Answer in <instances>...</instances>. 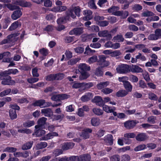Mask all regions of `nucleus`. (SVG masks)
<instances>
[{"mask_svg":"<svg viewBox=\"0 0 161 161\" xmlns=\"http://www.w3.org/2000/svg\"><path fill=\"white\" fill-rule=\"evenodd\" d=\"M116 70L119 74H127L130 72V66L127 64H121L118 66Z\"/></svg>","mask_w":161,"mask_h":161,"instance_id":"obj_1","label":"nucleus"},{"mask_svg":"<svg viewBox=\"0 0 161 161\" xmlns=\"http://www.w3.org/2000/svg\"><path fill=\"white\" fill-rule=\"evenodd\" d=\"M52 104L51 102H46L43 99H40L36 101L32 104L34 106H39L41 108L47 107Z\"/></svg>","mask_w":161,"mask_h":161,"instance_id":"obj_2","label":"nucleus"},{"mask_svg":"<svg viewBox=\"0 0 161 161\" xmlns=\"http://www.w3.org/2000/svg\"><path fill=\"white\" fill-rule=\"evenodd\" d=\"M69 96L65 94H57L52 96L51 99L54 101H60L68 98Z\"/></svg>","mask_w":161,"mask_h":161,"instance_id":"obj_3","label":"nucleus"},{"mask_svg":"<svg viewBox=\"0 0 161 161\" xmlns=\"http://www.w3.org/2000/svg\"><path fill=\"white\" fill-rule=\"evenodd\" d=\"M98 35L99 37H105L108 40H111L112 37L110 32L106 30L99 31Z\"/></svg>","mask_w":161,"mask_h":161,"instance_id":"obj_4","label":"nucleus"},{"mask_svg":"<svg viewBox=\"0 0 161 161\" xmlns=\"http://www.w3.org/2000/svg\"><path fill=\"white\" fill-rule=\"evenodd\" d=\"M47 119V118L44 117H42L39 118L37 121V125H36L35 127V129L39 128H44Z\"/></svg>","mask_w":161,"mask_h":161,"instance_id":"obj_5","label":"nucleus"},{"mask_svg":"<svg viewBox=\"0 0 161 161\" xmlns=\"http://www.w3.org/2000/svg\"><path fill=\"white\" fill-rule=\"evenodd\" d=\"M136 140L139 142H143L148 139V137L145 133H139L135 136Z\"/></svg>","mask_w":161,"mask_h":161,"instance_id":"obj_6","label":"nucleus"},{"mask_svg":"<svg viewBox=\"0 0 161 161\" xmlns=\"http://www.w3.org/2000/svg\"><path fill=\"white\" fill-rule=\"evenodd\" d=\"M83 32V28L77 27L74 28L73 30L69 32L70 35H80Z\"/></svg>","mask_w":161,"mask_h":161,"instance_id":"obj_7","label":"nucleus"},{"mask_svg":"<svg viewBox=\"0 0 161 161\" xmlns=\"http://www.w3.org/2000/svg\"><path fill=\"white\" fill-rule=\"evenodd\" d=\"M83 131L80 135V136L83 139H86L89 138L90 136L89 133L92 132V130L90 128H86L84 129Z\"/></svg>","mask_w":161,"mask_h":161,"instance_id":"obj_8","label":"nucleus"},{"mask_svg":"<svg viewBox=\"0 0 161 161\" xmlns=\"http://www.w3.org/2000/svg\"><path fill=\"white\" fill-rule=\"evenodd\" d=\"M11 78L10 76H7L6 78H3V80L1 81L2 84L5 85H12L15 82L14 81L11 80Z\"/></svg>","mask_w":161,"mask_h":161,"instance_id":"obj_9","label":"nucleus"},{"mask_svg":"<svg viewBox=\"0 0 161 161\" xmlns=\"http://www.w3.org/2000/svg\"><path fill=\"white\" fill-rule=\"evenodd\" d=\"M137 123L136 120L128 121L124 123V126L126 129H130L133 128Z\"/></svg>","mask_w":161,"mask_h":161,"instance_id":"obj_10","label":"nucleus"},{"mask_svg":"<svg viewBox=\"0 0 161 161\" xmlns=\"http://www.w3.org/2000/svg\"><path fill=\"white\" fill-rule=\"evenodd\" d=\"M136 136L135 134L133 133H125L124 135L125 138L124 140L126 143L130 144L131 143L130 140L129 139V138H133Z\"/></svg>","mask_w":161,"mask_h":161,"instance_id":"obj_11","label":"nucleus"},{"mask_svg":"<svg viewBox=\"0 0 161 161\" xmlns=\"http://www.w3.org/2000/svg\"><path fill=\"white\" fill-rule=\"evenodd\" d=\"M93 102L96 103V105L100 106H103L104 105L103 100L101 97L96 96L92 99Z\"/></svg>","mask_w":161,"mask_h":161,"instance_id":"obj_12","label":"nucleus"},{"mask_svg":"<svg viewBox=\"0 0 161 161\" xmlns=\"http://www.w3.org/2000/svg\"><path fill=\"white\" fill-rule=\"evenodd\" d=\"M99 62L101 64L102 67H106L109 65V63L108 61H106V57L104 55L99 56Z\"/></svg>","mask_w":161,"mask_h":161,"instance_id":"obj_13","label":"nucleus"},{"mask_svg":"<svg viewBox=\"0 0 161 161\" xmlns=\"http://www.w3.org/2000/svg\"><path fill=\"white\" fill-rule=\"evenodd\" d=\"M14 11L11 15V18L13 20H16L20 18L22 15L21 10L19 9Z\"/></svg>","mask_w":161,"mask_h":161,"instance_id":"obj_14","label":"nucleus"},{"mask_svg":"<svg viewBox=\"0 0 161 161\" xmlns=\"http://www.w3.org/2000/svg\"><path fill=\"white\" fill-rule=\"evenodd\" d=\"M78 68L80 72H87L90 70V67L85 64H80L79 65Z\"/></svg>","mask_w":161,"mask_h":161,"instance_id":"obj_15","label":"nucleus"},{"mask_svg":"<svg viewBox=\"0 0 161 161\" xmlns=\"http://www.w3.org/2000/svg\"><path fill=\"white\" fill-rule=\"evenodd\" d=\"M65 17L68 20H69L70 17L72 19H75L76 18V15L73 13V10L70 8L68 9L65 13Z\"/></svg>","mask_w":161,"mask_h":161,"instance_id":"obj_16","label":"nucleus"},{"mask_svg":"<svg viewBox=\"0 0 161 161\" xmlns=\"http://www.w3.org/2000/svg\"><path fill=\"white\" fill-rule=\"evenodd\" d=\"M58 134L57 133L53 132L50 133L47 135H45L44 136L42 137L40 139V140H47L53 138L54 136H57Z\"/></svg>","mask_w":161,"mask_h":161,"instance_id":"obj_17","label":"nucleus"},{"mask_svg":"<svg viewBox=\"0 0 161 161\" xmlns=\"http://www.w3.org/2000/svg\"><path fill=\"white\" fill-rule=\"evenodd\" d=\"M92 12L90 10H86L84 11V14L85 15L83 18V19L85 20H88L92 18Z\"/></svg>","mask_w":161,"mask_h":161,"instance_id":"obj_18","label":"nucleus"},{"mask_svg":"<svg viewBox=\"0 0 161 161\" xmlns=\"http://www.w3.org/2000/svg\"><path fill=\"white\" fill-rule=\"evenodd\" d=\"M41 113L44 114L45 116L50 117L53 115V112L51 109L50 108H46L42 109Z\"/></svg>","mask_w":161,"mask_h":161,"instance_id":"obj_19","label":"nucleus"},{"mask_svg":"<svg viewBox=\"0 0 161 161\" xmlns=\"http://www.w3.org/2000/svg\"><path fill=\"white\" fill-rule=\"evenodd\" d=\"M130 71L133 73H140L142 72L143 69L136 65H132L130 67Z\"/></svg>","mask_w":161,"mask_h":161,"instance_id":"obj_20","label":"nucleus"},{"mask_svg":"<svg viewBox=\"0 0 161 161\" xmlns=\"http://www.w3.org/2000/svg\"><path fill=\"white\" fill-rule=\"evenodd\" d=\"M14 34L8 36L7 39H4L0 42V45H2L7 43H10L14 39Z\"/></svg>","mask_w":161,"mask_h":161,"instance_id":"obj_21","label":"nucleus"},{"mask_svg":"<svg viewBox=\"0 0 161 161\" xmlns=\"http://www.w3.org/2000/svg\"><path fill=\"white\" fill-rule=\"evenodd\" d=\"M42 128L35 129L34 132L36 136L40 137L45 134V131L42 130Z\"/></svg>","mask_w":161,"mask_h":161,"instance_id":"obj_22","label":"nucleus"},{"mask_svg":"<svg viewBox=\"0 0 161 161\" xmlns=\"http://www.w3.org/2000/svg\"><path fill=\"white\" fill-rule=\"evenodd\" d=\"M74 145L75 143L73 142H67L65 143L62 146V148L64 150H67L72 148Z\"/></svg>","mask_w":161,"mask_h":161,"instance_id":"obj_23","label":"nucleus"},{"mask_svg":"<svg viewBox=\"0 0 161 161\" xmlns=\"http://www.w3.org/2000/svg\"><path fill=\"white\" fill-rule=\"evenodd\" d=\"M92 97V93L91 92H88L82 96L81 98V99L83 102H85L88 101Z\"/></svg>","mask_w":161,"mask_h":161,"instance_id":"obj_24","label":"nucleus"},{"mask_svg":"<svg viewBox=\"0 0 161 161\" xmlns=\"http://www.w3.org/2000/svg\"><path fill=\"white\" fill-rule=\"evenodd\" d=\"M124 86L128 92H131L132 91V86L130 83L128 81H126L123 83Z\"/></svg>","mask_w":161,"mask_h":161,"instance_id":"obj_25","label":"nucleus"},{"mask_svg":"<svg viewBox=\"0 0 161 161\" xmlns=\"http://www.w3.org/2000/svg\"><path fill=\"white\" fill-rule=\"evenodd\" d=\"M33 143V142L30 141L24 144L22 146V149L24 150L30 149L32 147Z\"/></svg>","mask_w":161,"mask_h":161,"instance_id":"obj_26","label":"nucleus"},{"mask_svg":"<svg viewBox=\"0 0 161 161\" xmlns=\"http://www.w3.org/2000/svg\"><path fill=\"white\" fill-rule=\"evenodd\" d=\"M21 26V24L18 21H15L10 26L9 28L10 31H13L16 29L17 27H20Z\"/></svg>","mask_w":161,"mask_h":161,"instance_id":"obj_27","label":"nucleus"},{"mask_svg":"<svg viewBox=\"0 0 161 161\" xmlns=\"http://www.w3.org/2000/svg\"><path fill=\"white\" fill-rule=\"evenodd\" d=\"M14 4L17 5H20L21 6L23 7H29L31 5V4L30 3L25 1H21L20 3L19 2L17 1L15 2Z\"/></svg>","mask_w":161,"mask_h":161,"instance_id":"obj_28","label":"nucleus"},{"mask_svg":"<svg viewBox=\"0 0 161 161\" xmlns=\"http://www.w3.org/2000/svg\"><path fill=\"white\" fill-rule=\"evenodd\" d=\"M109 84V82L108 81L101 82L97 85V87L98 89H101L106 87Z\"/></svg>","mask_w":161,"mask_h":161,"instance_id":"obj_29","label":"nucleus"},{"mask_svg":"<svg viewBox=\"0 0 161 161\" xmlns=\"http://www.w3.org/2000/svg\"><path fill=\"white\" fill-rule=\"evenodd\" d=\"M128 92L125 90H120L118 91L116 93V96L118 97H122L127 95Z\"/></svg>","mask_w":161,"mask_h":161,"instance_id":"obj_30","label":"nucleus"},{"mask_svg":"<svg viewBox=\"0 0 161 161\" xmlns=\"http://www.w3.org/2000/svg\"><path fill=\"white\" fill-rule=\"evenodd\" d=\"M80 75L79 77L80 80H83L86 79L90 76V74L87 72H80Z\"/></svg>","mask_w":161,"mask_h":161,"instance_id":"obj_31","label":"nucleus"},{"mask_svg":"<svg viewBox=\"0 0 161 161\" xmlns=\"http://www.w3.org/2000/svg\"><path fill=\"white\" fill-rule=\"evenodd\" d=\"M90 156L88 154H84L79 156L80 161H90Z\"/></svg>","mask_w":161,"mask_h":161,"instance_id":"obj_32","label":"nucleus"},{"mask_svg":"<svg viewBox=\"0 0 161 161\" xmlns=\"http://www.w3.org/2000/svg\"><path fill=\"white\" fill-rule=\"evenodd\" d=\"M9 115L11 119L13 120L16 119L17 115L15 110H9Z\"/></svg>","mask_w":161,"mask_h":161,"instance_id":"obj_33","label":"nucleus"},{"mask_svg":"<svg viewBox=\"0 0 161 161\" xmlns=\"http://www.w3.org/2000/svg\"><path fill=\"white\" fill-rule=\"evenodd\" d=\"M103 110L107 113H111L113 111V110H115V107L111 108L110 107L107 105H103Z\"/></svg>","mask_w":161,"mask_h":161,"instance_id":"obj_34","label":"nucleus"},{"mask_svg":"<svg viewBox=\"0 0 161 161\" xmlns=\"http://www.w3.org/2000/svg\"><path fill=\"white\" fill-rule=\"evenodd\" d=\"M92 110L95 114L98 116L102 115L103 113V111L102 109L97 108H94Z\"/></svg>","mask_w":161,"mask_h":161,"instance_id":"obj_35","label":"nucleus"},{"mask_svg":"<svg viewBox=\"0 0 161 161\" xmlns=\"http://www.w3.org/2000/svg\"><path fill=\"white\" fill-rule=\"evenodd\" d=\"M47 146V142H41L37 144L36 147L37 149H40L46 147Z\"/></svg>","mask_w":161,"mask_h":161,"instance_id":"obj_36","label":"nucleus"},{"mask_svg":"<svg viewBox=\"0 0 161 161\" xmlns=\"http://www.w3.org/2000/svg\"><path fill=\"white\" fill-rule=\"evenodd\" d=\"M7 8L10 10H14L17 9L19 8V6L13 5L12 4L8 3L6 5Z\"/></svg>","mask_w":161,"mask_h":161,"instance_id":"obj_37","label":"nucleus"},{"mask_svg":"<svg viewBox=\"0 0 161 161\" xmlns=\"http://www.w3.org/2000/svg\"><path fill=\"white\" fill-rule=\"evenodd\" d=\"M91 121L92 125L93 126H97L100 124V120L97 118H92Z\"/></svg>","mask_w":161,"mask_h":161,"instance_id":"obj_38","label":"nucleus"},{"mask_svg":"<svg viewBox=\"0 0 161 161\" xmlns=\"http://www.w3.org/2000/svg\"><path fill=\"white\" fill-rule=\"evenodd\" d=\"M11 92V90L10 88H8L4 90L0 93V97H3L9 94Z\"/></svg>","mask_w":161,"mask_h":161,"instance_id":"obj_39","label":"nucleus"},{"mask_svg":"<svg viewBox=\"0 0 161 161\" xmlns=\"http://www.w3.org/2000/svg\"><path fill=\"white\" fill-rule=\"evenodd\" d=\"M18 132L22 133H26L30 134L31 133L32 131L30 129L25 128L23 129H19L18 130Z\"/></svg>","mask_w":161,"mask_h":161,"instance_id":"obj_40","label":"nucleus"},{"mask_svg":"<svg viewBox=\"0 0 161 161\" xmlns=\"http://www.w3.org/2000/svg\"><path fill=\"white\" fill-rule=\"evenodd\" d=\"M80 59V58L71 59L68 61V65H74L76 64Z\"/></svg>","mask_w":161,"mask_h":161,"instance_id":"obj_41","label":"nucleus"},{"mask_svg":"<svg viewBox=\"0 0 161 161\" xmlns=\"http://www.w3.org/2000/svg\"><path fill=\"white\" fill-rule=\"evenodd\" d=\"M146 148V146L145 144H141L136 147L134 149L136 152L139 151L143 150Z\"/></svg>","mask_w":161,"mask_h":161,"instance_id":"obj_42","label":"nucleus"},{"mask_svg":"<svg viewBox=\"0 0 161 161\" xmlns=\"http://www.w3.org/2000/svg\"><path fill=\"white\" fill-rule=\"evenodd\" d=\"M17 150V148L14 147H7L4 149L3 151L8 153L15 152Z\"/></svg>","mask_w":161,"mask_h":161,"instance_id":"obj_43","label":"nucleus"},{"mask_svg":"<svg viewBox=\"0 0 161 161\" xmlns=\"http://www.w3.org/2000/svg\"><path fill=\"white\" fill-rule=\"evenodd\" d=\"M35 122L33 120H30L23 123V125L25 127H29L34 125Z\"/></svg>","mask_w":161,"mask_h":161,"instance_id":"obj_44","label":"nucleus"},{"mask_svg":"<svg viewBox=\"0 0 161 161\" xmlns=\"http://www.w3.org/2000/svg\"><path fill=\"white\" fill-rule=\"evenodd\" d=\"M88 30L90 31L94 32H97L99 31L98 27L97 25H92L88 27Z\"/></svg>","mask_w":161,"mask_h":161,"instance_id":"obj_45","label":"nucleus"},{"mask_svg":"<svg viewBox=\"0 0 161 161\" xmlns=\"http://www.w3.org/2000/svg\"><path fill=\"white\" fill-rule=\"evenodd\" d=\"M72 10H73V12H74L75 15L78 16H79L80 15V9L79 6L71 8Z\"/></svg>","mask_w":161,"mask_h":161,"instance_id":"obj_46","label":"nucleus"},{"mask_svg":"<svg viewBox=\"0 0 161 161\" xmlns=\"http://www.w3.org/2000/svg\"><path fill=\"white\" fill-rule=\"evenodd\" d=\"M119 8L118 7L114 6L109 8L108 11L109 13H112L113 14H114L115 13L114 12H116V11L118 10Z\"/></svg>","mask_w":161,"mask_h":161,"instance_id":"obj_47","label":"nucleus"},{"mask_svg":"<svg viewBox=\"0 0 161 161\" xmlns=\"http://www.w3.org/2000/svg\"><path fill=\"white\" fill-rule=\"evenodd\" d=\"M41 3L44 2V5L45 7H50L52 5V2L50 0H41Z\"/></svg>","mask_w":161,"mask_h":161,"instance_id":"obj_48","label":"nucleus"},{"mask_svg":"<svg viewBox=\"0 0 161 161\" xmlns=\"http://www.w3.org/2000/svg\"><path fill=\"white\" fill-rule=\"evenodd\" d=\"M113 39L117 40L118 42H123L124 40V38L121 34L117 35L113 37Z\"/></svg>","mask_w":161,"mask_h":161,"instance_id":"obj_49","label":"nucleus"},{"mask_svg":"<svg viewBox=\"0 0 161 161\" xmlns=\"http://www.w3.org/2000/svg\"><path fill=\"white\" fill-rule=\"evenodd\" d=\"M63 153V150L61 149H56L53 151V153L55 157H57L58 155L62 154Z\"/></svg>","mask_w":161,"mask_h":161,"instance_id":"obj_50","label":"nucleus"},{"mask_svg":"<svg viewBox=\"0 0 161 161\" xmlns=\"http://www.w3.org/2000/svg\"><path fill=\"white\" fill-rule=\"evenodd\" d=\"M84 83H80L78 82H74L72 85V87L73 88H78L82 86H83Z\"/></svg>","mask_w":161,"mask_h":161,"instance_id":"obj_51","label":"nucleus"},{"mask_svg":"<svg viewBox=\"0 0 161 161\" xmlns=\"http://www.w3.org/2000/svg\"><path fill=\"white\" fill-rule=\"evenodd\" d=\"M67 20H68L66 19V17L65 16L64 17H62L58 19L57 22L58 24H61L66 23Z\"/></svg>","mask_w":161,"mask_h":161,"instance_id":"obj_52","label":"nucleus"},{"mask_svg":"<svg viewBox=\"0 0 161 161\" xmlns=\"http://www.w3.org/2000/svg\"><path fill=\"white\" fill-rule=\"evenodd\" d=\"M38 69L36 67L32 69V74L33 77H37L39 76V74L38 73Z\"/></svg>","mask_w":161,"mask_h":161,"instance_id":"obj_53","label":"nucleus"},{"mask_svg":"<svg viewBox=\"0 0 161 161\" xmlns=\"http://www.w3.org/2000/svg\"><path fill=\"white\" fill-rule=\"evenodd\" d=\"M148 39L149 40H155L158 39L155 33L150 34L148 37Z\"/></svg>","mask_w":161,"mask_h":161,"instance_id":"obj_54","label":"nucleus"},{"mask_svg":"<svg viewBox=\"0 0 161 161\" xmlns=\"http://www.w3.org/2000/svg\"><path fill=\"white\" fill-rule=\"evenodd\" d=\"M113 91V90L110 88H107L103 89L102 92L105 94H108L112 93Z\"/></svg>","mask_w":161,"mask_h":161,"instance_id":"obj_55","label":"nucleus"},{"mask_svg":"<svg viewBox=\"0 0 161 161\" xmlns=\"http://www.w3.org/2000/svg\"><path fill=\"white\" fill-rule=\"evenodd\" d=\"M97 60V57L96 56H93L90 57L88 60V62L90 64H91L96 62Z\"/></svg>","mask_w":161,"mask_h":161,"instance_id":"obj_56","label":"nucleus"},{"mask_svg":"<svg viewBox=\"0 0 161 161\" xmlns=\"http://www.w3.org/2000/svg\"><path fill=\"white\" fill-rule=\"evenodd\" d=\"M121 54V52L119 50H116L111 52V56L112 57L118 56Z\"/></svg>","mask_w":161,"mask_h":161,"instance_id":"obj_57","label":"nucleus"},{"mask_svg":"<svg viewBox=\"0 0 161 161\" xmlns=\"http://www.w3.org/2000/svg\"><path fill=\"white\" fill-rule=\"evenodd\" d=\"M110 159L111 161H119V156L118 154L114 155L111 157Z\"/></svg>","mask_w":161,"mask_h":161,"instance_id":"obj_58","label":"nucleus"},{"mask_svg":"<svg viewBox=\"0 0 161 161\" xmlns=\"http://www.w3.org/2000/svg\"><path fill=\"white\" fill-rule=\"evenodd\" d=\"M154 14L153 13L149 11H147L146 12H143L142 14V16L143 17H147L149 16H152Z\"/></svg>","mask_w":161,"mask_h":161,"instance_id":"obj_59","label":"nucleus"},{"mask_svg":"<svg viewBox=\"0 0 161 161\" xmlns=\"http://www.w3.org/2000/svg\"><path fill=\"white\" fill-rule=\"evenodd\" d=\"M129 79L130 80L134 82H136L138 80V79L137 77L132 75H130Z\"/></svg>","mask_w":161,"mask_h":161,"instance_id":"obj_60","label":"nucleus"},{"mask_svg":"<svg viewBox=\"0 0 161 161\" xmlns=\"http://www.w3.org/2000/svg\"><path fill=\"white\" fill-rule=\"evenodd\" d=\"M136 58L137 59H140L142 61H145L146 60V57L139 53H138V55L136 56Z\"/></svg>","mask_w":161,"mask_h":161,"instance_id":"obj_61","label":"nucleus"},{"mask_svg":"<svg viewBox=\"0 0 161 161\" xmlns=\"http://www.w3.org/2000/svg\"><path fill=\"white\" fill-rule=\"evenodd\" d=\"M39 52L43 56H47L48 53V50L44 48L40 49Z\"/></svg>","mask_w":161,"mask_h":161,"instance_id":"obj_62","label":"nucleus"},{"mask_svg":"<svg viewBox=\"0 0 161 161\" xmlns=\"http://www.w3.org/2000/svg\"><path fill=\"white\" fill-rule=\"evenodd\" d=\"M148 96L149 98L151 100H157L158 99V97L157 96L153 93H149Z\"/></svg>","mask_w":161,"mask_h":161,"instance_id":"obj_63","label":"nucleus"},{"mask_svg":"<svg viewBox=\"0 0 161 161\" xmlns=\"http://www.w3.org/2000/svg\"><path fill=\"white\" fill-rule=\"evenodd\" d=\"M130 159V157L128 155L125 154L122 156L121 161H129Z\"/></svg>","mask_w":161,"mask_h":161,"instance_id":"obj_64","label":"nucleus"}]
</instances>
